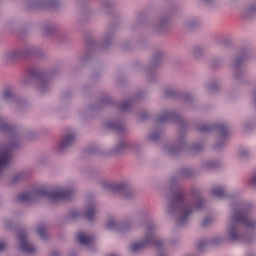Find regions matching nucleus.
<instances>
[{
	"mask_svg": "<svg viewBox=\"0 0 256 256\" xmlns=\"http://www.w3.org/2000/svg\"><path fill=\"white\" fill-rule=\"evenodd\" d=\"M10 159L11 154L9 153V150H2L0 152V167H5V165H8Z\"/></svg>",
	"mask_w": 256,
	"mask_h": 256,
	"instance_id": "3",
	"label": "nucleus"
},
{
	"mask_svg": "<svg viewBox=\"0 0 256 256\" xmlns=\"http://www.w3.org/2000/svg\"><path fill=\"white\" fill-rule=\"evenodd\" d=\"M152 240H148L146 242H139V243H135L131 246V250L134 252L140 251V249H143V247H145V245H149V243H151Z\"/></svg>",
	"mask_w": 256,
	"mask_h": 256,
	"instance_id": "5",
	"label": "nucleus"
},
{
	"mask_svg": "<svg viewBox=\"0 0 256 256\" xmlns=\"http://www.w3.org/2000/svg\"><path fill=\"white\" fill-rule=\"evenodd\" d=\"M46 197L52 199V201H59L61 199H69L71 197V192L67 190H55L53 192H46Z\"/></svg>",
	"mask_w": 256,
	"mask_h": 256,
	"instance_id": "1",
	"label": "nucleus"
},
{
	"mask_svg": "<svg viewBox=\"0 0 256 256\" xmlns=\"http://www.w3.org/2000/svg\"><path fill=\"white\" fill-rule=\"evenodd\" d=\"M236 225H244V227H252L253 221L245 215L244 212H236L234 215Z\"/></svg>",
	"mask_w": 256,
	"mask_h": 256,
	"instance_id": "2",
	"label": "nucleus"
},
{
	"mask_svg": "<svg viewBox=\"0 0 256 256\" xmlns=\"http://www.w3.org/2000/svg\"><path fill=\"white\" fill-rule=\"evenodd\" d=\"M28 247H29V244L24 243V246H22V249H24L25 251H28Z\"/></svg>",
	"mask_w": 256,
	"mask_h": 256,
	"instance_id": "13",
	"label": "nucleus"
},
{
	"mask_svg": "<svg viewBox=\"0 0 256 256\" xmlns=\"http://www.w3.org/2000/svg\"><path fill=\"white\" fill-rule=\"evenodd\" d=\"M3 249H5V243L0 242V251H3Z\"/></svg>",
	"mask_w": 256,
	"mask_h": 256,
	"instance_id": "12",
	"label": "nucleus"
},
{
	"mask_svg": "<svg viewBox=\"0 0 256 256\" xmlns=\"http://www.w3.org/2000/svg\"><path fill=\"white\" fill-rule=\"evenodd\" d=\"M71 141H73V136H67L66 138H64L63 147H67V145H69Z\"/></svg>",
	"mask_w": 256,
	"mask_h": 256,
	"instance_id": "7",
	"label": "nucleus"
},
{
	"mask_svg": "<svg viewBox=\"0 0 256 256\" xmlns=\"http://www.w3.org/2000/svg\"><path fill=\"white\" fill-rule=\"evenodd\" d=\"M77 239H78L79 243H81L82 245H89V243H91V241H93V237H91L83 232L78 233Z\"/></svg>",
	"mask_w": 256,
	"mask_h": 256,
	"instance_id": "4",
	"label": "nucleus"
},
{
	"mask_svg": "<svg viewBox=\"0 0 256 256\" xmlns=\"http://www.w3.org/2000/svg\"><path fill=\"white\" fill-rule=\"evenodd\" d=\"M20 201H28L29 200V194H24L22 196H20Z\"/></svg>",
	"mask_w": 256,
	"mask_h": 256,
	"instance_id": "10",
	"label": "nucleus"
},
{
	"mask_svg": "<svg viewBox=\"0 0 256 256\" xmlns=\"http://www.w3.org/2000/svg\"><path fill=\"white\" fill-rule=\"evenodd\" d=\"M255 183H256V176H254L252 179V184H255Z\"/></svg>",
	"mask_w": 256,
	"mask_h": 256,
	"instance_id": "14",
	"label": "nucleus"
},
{
	"mask_svg": "<svg viewBox=\"0 0 256 256\" xmlns=\"http://www.w3.org/2000/svg\"><path fill=\"white\" fill-rule=\"evenodd\" d=\"M93 213H95V210H90V211L87 213L88 219H92V218H93Z\"/></svg>",
	"mask_w": 256,
	"mask_h": 256,
	"instance_id": "11",
	"label": "nucleus"
},
{
	"mask_svg": "<svg viewBox=\"0 0 256 256\" xmlns=\"http://www.w3.org/2000/svg\"><path fill=\"white\" fill-rule=\"evenodd\" d=\"M115 225H117L115 220H111L110 222H108V228L109 229H113V227H115Z\"/></svg>",
	"mask_w": 256,
	"mask_h": 256,
	"instance_id": "9",
	"label": "nucleus"
},
{
	"mask_svg": "<svg viewBox=\"0 0 256 256\" xmlns=\"http://www.w3.org/2000/svg\"><path fill=\"white\" fill-rule=\"evenodd\" d=\"M223 188H218L216 190H214V195H216V197H223Z\"/></svg>",
	"mask_w": 256,
	"mask_h": 256,
	"instance_id": "8",
	"label": "nucleus"
},
{
	"mask_svg": "<svg viewBox=\"0 0 256 256\" xmlns=\"http://www.w3.org/2000/svg\"><path fill=\"white\" fill-rule=\"evenodd\" d=\"M230 237L231 239H239V235L235 232V227L230 228Z\"/></svg>",
	"mask_w": 256,
	"mask_h": 256,
	"instance_id": "6",
	"label": "nucleus"
}]
</instances>
